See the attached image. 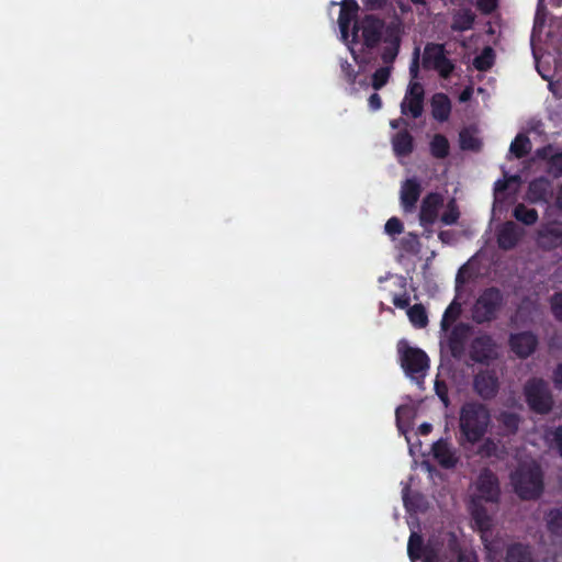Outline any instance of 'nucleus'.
<instances>
[{
    "mask_svg": "<svg viewBox=\"0 0 562 562\" xmlns=\"http://www.w3.org/2000/svg\"><path fill=\"white\" fill-rule=\"evenodd\" d=\"M491 423L487 407L481 403H467L460 411V429L467 441L477 442L486 432Z\"/></svg>",
    "mask_w": 562,
    "mask_h": 562,
    "instance_id": "1",
    "label": "nucleus"
},
{
    "mask_svg": "<svg viewBox=\"0 0 562 562\" xmlns=\"http://www.w3.org/2000/svg\"><path fill=\"white\" fill-rule=\"evenodd\" d=\"M510 479L515 492L524 499L536 498L542 492V473L535 461L521 463Z\"/></svg>",
    "mask_w": 562,
    "mask_h": 562,
    "instance_id": "2",
    "label": "nucleus"
},
{
    "mask_svg": "<svg viewBox=\"0 0 562 562\" xmlns=\"http://www.w3.org/2000/svg\"><path fill=\"white\" fill-rule=\"evenodd\" d=\"M397 350L401 366L406 375L418 385H422L429 369L427 355L422 349L412 347L404 340L398 342Z\"/></svg>",
    "mask_w": 562,
    "mask_h": 562,
    "instance_id": "3",
    "label": "nucleus"
},
{
    "mask_svg": "<svg viewBox=\"0 0 562 562\" xmlns=\"http://www.w3.org/2000/svg\"><path fill=\"white\" fill-rule=\"evenodd\" d=\"M499 494L501 488L496 475L488 469L482 470L471 485L472 502L494 503L498 501Z\"/></svg>",
    "mask_w": 562,
    "mask_h": 562,
    "instance_id": "4",
    "label": "nucleus"
},
{
    "mask_svg": "<svg viewBox=\"0 0 562 562\" xmlns=\"http://www.w3.org/2000/svg\"><path fill=\"white\" fill-rule=\"evenodd\" d=\"M525 396L530 408L537 413L546 414L553 405L548 383L541 379H531L525 385Z\"/></svg>",
    "mask_w": 562,
    "mask_h": 562,
    "instance_id": "5",
    "label": "nucleus"
},
{
    "mask_svg": "<svg viewBox=\"0 0 562 562\" xmlns=\"http://www.w3.org/2000/svg\"><path fill=\"white\" fill-rule=\"evenodd\" d=\"M503 296L502 293L494 288L485 290L473 308V317L477 323H483L493 319L496 316L497 311L502 306Z\"/></svg>",
    "mask_w": 562,
    "mask_h": 562,
    "instance_id": "6",
    "label": "nucleus"
},
{
    "mask_svg": "<svg viewBox=\"0 0 562 562\" xmlns=\"http://www.w3.org/2000/svg\"><path fill=\"white\" fill-rule=\"evenodd\" d=\"M423 65L425 68L436 69L443 78L453 70L452 63L448 59L445 46L441 44H427L424 49Z\"/></svg>",
    "mask_w": 562,
    "mask_h": 562,
    "instance_id": "7",
    "label": "nucleus"
},
{
    "mask_svg": "<svg viewBox=\"0 0 562 562\" xmlns=\"http://www.w3.org/2000/svg\"><path fill=\"white\" fill-rule=\"evenodd\" d=\"M424 111V88L417 81H411L401 103V112L404 115L419 117Z\"/></svg>",
    "mask_w": 562,
    "mask_h": 562,
    "instance_id": "8",
    "label": "nucleus"
},
{
    "mask_svg": "<svg viewBox=\"0 0 562 562\" xmlns=\"http://www.w3.org/2000/svg\"><path fill=\"white\" fill-rule=\"evenodd\" d=\"M443 206V196L439 193H428L422 200L419 211L420 225L426 227L432 225L439 214V210Z\"/></svg>",
    "mask_w": 562,
    "mask_h": 562,
    "instance_id": "9",
    "label": "nucleus"
},
{
    "mask_svg": "<svg viewBox=\"0 0 562 562\" xmlns=\"http://www.w3.org/2000/svg\"><path fill=\"white\" fill-rule=\"evenodd\" d=\"M470 357L476 362H486L497 357L495 342L488 336L475 338L471 344Z\"/></svg>",
    "mask_w": 562,
    "mask_h": 562,
    "instance_id": "10",
    "label": "nucleus"
},
{
    "mask_svg": "<svg viewBox=\"0 0 562 562\" xmlns=\"http://www.w3.org/2000/svg\"><path fill=\"white\" fill-rule=\"evenodd\" d=\"M538 245L543 249H554L562 245V224L552 223L541 227L537 236Z\"/></svg>",
    "mask_w": 562,
    "mask_h": 562,
    "instance_id": "11",
    "label": "nucleus"
},
{
    "mask_svg": "<svg viewBox=\"0 0 562 562\" xmlns=\"http://www.w3.org/2000/svg\"><path fill=\"white\" fill-rule=\"evenodd\" d=\"M407 550L413 560L423 558L424 562H445L441 552L432 549L424 550L422 537L415 532L409 537Z\"/></svg>",
    "mask_w": 562,
    "mask_h": 562,
    "instance_id": "12",
    "label": "nucleus"
},
{
    "mask_svg": "<svg viewBox=\"0 0 562 562\" xmlns=\"http://www.w3.org/2000/svg\"><path fill=\"white\" fill-rule=\"evenodd\" d=\"M522 236V231L514 222H506L497 232L498 247L504 250L514 248Z\"/></svg>",
    "mask_w": 562,
    "mask_h": 562,
    "instance_id": "13",
    "label": "nucleus"
},
{
    "mask_svg": "<svg viewBox=\"0 0 562 562\" xmlns=\"http://www.w3.org/2000/svg\"><path fill=\"white\" fill-rule=\"evenodd\" d=\"M537 344V337L531 333H520L510 337V347L520 358L530 356L535 351Z\"/></svg>",
    "mask_w": 562,
    "mask_h": 562,
    "instance_id": "14",
    "label": "nucleus"
},
{
    "mask_svg": "<svg viewBox=\"0 0 562 562\" xmlns=\"http://www.w3.org/2000/svg\"><path fill=\"white\" fill-rule=\"evenodd\" d=\"M474 389L483 398L493 397L498 389L496 375L491 371H482L474 379Z\"/></svg>",
    "mask_w": 562,
    "mask_h": 562,
    "instance_id": "15",
    "label": "nucleus"
},
{
    "mask_svg": "<svg viewBox=\"0 0 562 562\" xmlns=\"http://www.w3.org/2000/svg\"><path fill=\"white\" fill-rule=\"evenodd\" d=\"M422 192L420 183L417 179H407L401 188V203L405 212H412L419 199Z\"/></svg>",
    "mask_w": 562,
    "mask_h": 562,
    "instance_id": "16",
    "label": "nucleus"
},
{
    "mask_svg": "<svg viewBox=\"0 0 562 562\" xmlns=\"http://www.w3.org/2000/svg\"><path fill=\"white\" fill-rule=\"evenodd\" d=\"M432 454L443 468H453L458 462L456 450L445 440H438L434 443Z\"/></svg>",
    "mask_w": 562,
    "mask_h": 562,
    "instance_id": "17",
    "label": "nucleus"
},
{
    "mask_svg": "<svg viewBox=\"0 0 562 562\" xmlns=\"http://www.w3.org/2000/svg\"><path fill=\"white\" fill-rule=\"evenodd\" d=\"M383 23L373 16H367L361 25L362 30V36L364 40V44L368 47L375 46L380 38L382 33Z\"/></svg>",
    "mask_w": 562,
    "mask_h": 562,
    "instance_id": "18",
    "label": "nucleus"
},
{
    "mask_svg": "<svg viewBox=\"0 0 562 562\" xmlns=\"http://www.w3.org/2000/svg\"><path fill=\"white\" fill-rule=\"evenodd\" d=\"M485 549L486 562H502L504 561V550L507 549L505 541L502 538L495 537L488 539L486 533L482 535Z\"/></svg>",
    "mask_w": 562,
    "mask_h": 562,
    "instance_id": "19",
    "label": "nucleus"
},
{
    "mask_svg": "<svg viewBox=\"0 0 562 562\" xmlns=\"http://www.w3.org/2000/svg\"><path fill=\"white\" fill-rule=\"evenodd\" d=\"M552 196V186L544 178L533 180L529 184L528 200L532 203L548 202Z\"/></svg>",
    "mask_w": 562,
    "mask_h": 562,
    "instance_id": "20",
    "label": "nucleus"
},
{
    "mask_svg": "<svg viewBox=\"0 0 562 562\" xmlns=\"http://www.w3.org/2000/svg\"><path fill=\"white\" fill-rule=\"evenodd\" d=\"M504 562H535V558L529 546L513 543L506 549Z\"/></svg>",
    "mask_w": 562,
    "mask_h": 562,
    "instance_id": "21",
    "label": "nucleus"
},
{
    "mask_svg": "<svg viewBox=\"0 0 562 562\" xmlns=\"http://www.w3.org/2000/svg\"><path fill=\"white\" fill-rule=\"evenodd\" d=\"M450 110V101L445 94L437 93L432 97L431 113L434 119L441 122L446 121L449 117Z\"/></svg>",
    "mask_w": 562,
    "mask_h": 562,
    "instance_id": "22",
    "label": "nucleus"
},
{
    "mask_svg": "<svg viewBox=\"0 0 562 562\" xmlns=\"http://www.w3.org/2000/svg\"><path fill=\"white\" fill-rule=\"evenodd\" d=\"M393 150L397 156H407L413 150V137L406 132H400L392 138Z\"/></svg>",
    "mask_w": 562,
    "mask_h": 562,
    "instance_id": "23",
    "label": "nucleus"
},
{
    "mask_svg": "<svg viewBox=\"0 0 562 562\" xmlns=\"http://www.w3.org/2000/svg\"><path fill=\"white\" fill-rule=\"evenodd\" d=\"M546 526L552 537H562V507L549 510L544 517Z\"/></svg>",
    "mask_w": 562,
    "mask_h": 562,
    "instance_id": "24",
    "label": "nucleus"
},
{
    "mask_svg": "<svg viewBox=\"0 0 562 562\" xmlns=\"http://www.w3.org/2000/svg\"><path fill=\"white\" fill-rule=\"evenodd\" d=\"M465 326H457L449 338V348L453 357H460L463 352V339L467 335Z\"/></svg>",
    "mask_w": 562,
    "mask_h": 562,
    "instance_id": "25",
    "label": "nucleus"
},
{
    "mask_svg": "<svg viewBox=\"0 0 562 562\" xmlns=\"http://www.w3.org/2000/svg\"><path fill=\"white\" fill-rule=\"evenodd\" d=\"M477 454L482 458H501L503 447L492 438L484 439L477 448Z\"/></svg>",
    "mask_w": 562,
    "mask_h": 562,
    "instance_id": "26",
    "label": "nucleus"
},
{
    "mask_svg": "<svg viewBox=\"0 0 562 562\" xmlns=\"http://www.w3.org/2000/svg\"><path fill=\"white\" fill-rule=\"evenodd\" d=\"M531 149L530 139L522 134H518L512 142L509 151L517 158L526 156Z\"/></svg>",
    "mask_w": 562,
    "mask_h": 562,
    "instance_id": "27",
    "label": "nucleus"
},
{
    "mask_svg": "<svg viewBox=\"0 0 562 562\" xmlns=\"http://www.w3.org/2000/svg\"><path fill=\"white\" fill-rule=\"evenodd\" d=\"M407 316L411 323L418 328H424L428 324V316L425 307L422 304H415L407 311Z\"/></svg>",
    "mask_w": 562,
    "mask_h": 562,
    "instance_id": "28",
    "label": "nucleus"
},
{
    "mask_svg": "<svg viewBox=\"0 0 562 562\" xmlns=\"http://www.w3.org/2000/svg\"><path fill=\"white\" fill-rule=\"evenodd\" d=\"M543 439L549 448L557 449L562 457V425L557 428L546 429Z\"/></svg>",
    "mask_w": 562,
    "mask_h": 562,
    "instance_id": "29",
    "label": "nucleus"
},
{
    "mask_svg": "<svg viewBox=\"0 0 562 562\" xmlns=\"http://www.w3.org/2000/svg\"><path fill=\"white\" fill-rule=\"evenodd\" d=\"M514 216L526 225H532L538 221V212L535 209H528L524 204H518L514 209Z\"/></svg>",
    "mask_w": 562,
    "mask_h": 562,
    "instance_id": "30",
    "label": "nucleus"
},
{
    "mask_svg": "<svg viewBox=\"0 0 562 562\" xmlns=\"http://www.w3.org/2000/svg\"><path fill=\"white\" fill-rule=\"evenodd\" d=\"M461 313V305L457 301H453L445 311L443 317L441 319V329L447 330L452 323L457 321Z\"/></svg>",
    "mask_w": 562,
    "mask_h": 562,
    "instance_id": "31",
    "label": "nucleus"
},
{
    "mask_svg": "<svg viewBox=\"0 0 562 562\" xmlns=\"http://www.w3.org/2000/svg\"><path fill=\"white\" fill-rule=\"evenodd\" d=\"M460 217V211H459V207L457 205V202L454 199H451L447 205H446V210L445 212L442 213L441 217H440V221L445 224V225H453L458 222Z\"/></svg>",
    "mask_w": 562,
    "mask_h": 562,
    "instance_id": "32",
    "label": "nucleus"
},
{
    "mask_svg": "<svg viewBox=\"0 0 562 562\" xmlns=\"http://www.w3.org/2000/svg\"><path fill=\"white\" fill-rule=\"evenodd\" d=\"M494 63V52L491 47H485L481 55L476 56L473 65L477 70H487Z\"/></svg>",
    "mask_w": 562,
    "mask_h": 562,
    "instance_id": "33",
    "label": "nucleus"
},
{
    "mask_svg": "<svg viewBox=\"0 0 562 562\" xmlns=\"http://www.w3.org/2000/svg\"><path fill=\"white\" fill-rule=\"evenodd\" d=\"M431 154L437 158H445L449 153V144L442 135H436L430 143Z\"/></svg>",
    "mask_w": 562,
    "mask_h": 562,
    "instance_id": "34",
    "label": "nucleus"
},
{
    "mask_svg": "<svg viewBox=\"0 0 562 562\" xmlns=\"http://www.w3.org/2000/svg\"><path fill=\"white\" fill-rule=\"evenodd\" d=\"M442 559L445 562H452L457 560L458 562H477L476 554L472 550H460L457 551L451 549L450 557L442 553Z\"/></svg>",
    "mask_w": 562,
    "mask_h": 562,
    "instance_id": "35",
    "label": "nucleus"
},
{
    "mask_svg": "<svg viewBox=\"0 0 562 562\" xmlns=\"http://www.w3.org/2000/svg\"><path fill=\"white\" fill-rule=\"evenodd\" d=\"M472 515L479 528L485 533L491 527L490 516L477 503H473Z\"/></svg>",
    "mask_w": 562,
    "mask_h": 562,
    "instance_id": "36",
    "label": "nucleus"
},
{
    "mask_svg": "<svg viewBox=\"0 0 562 562\" xmlns=\"http://www.w3.org/2000/svg\"><path fill=\"white\" fill-rule=\"evenodd\" d=\"M391 75V67H382L375 70V72L372 76V87L375 90L381 89L386 82L389 81Z\"/></svg>",
    "mask_w": 562,
    "mask_h": 562,
    "instance_id": "37",
    "label": "nucleus"
},
{
    "mask_svg": "<svg viewBox=\"0 0 562 562\" xmlns=\"http://www.w3.org/2000/svg\"><path fill=\"white\" fill-rule=\"evenodd\" d=\"M498 420L505 427L507 432H515L519 426V417L513 413H502Z\"/></svg>",
    "mask_w": 562,
    "mask_h": 562,
    "instance_id": "38",
    "label": "nucleus"
},
{
    "mask_svg": "<svg viewBox=\"0 0 562 562\" xmlns=\"http://www.w3.org/2000/svg\"><path fill=\"white\" fill-rule=\"evenodd\" d=\"M460 144L463 149H479L481 146L480 140L470 132L462 131L460 133Z\"/></svg>",
    "mask_w": 562,
    "mask_h": 562,
    "instance_id": "39",
    "label": "nucleus"
},
{
    "mask_svg": "<svg viewBox=\"0 0 562 562\" xmlns=\"http://www.w3.org/2000/svg\"><path fill=\"white\" fill-rule=\"evenodd\" d=\"M401 247L406 252H413V254L418 252L419 240H418L417 235L412 234V233L407 234L405 237L402 238Z\"/></svg>",
    "mask_w": 562,
    "mask_h": 562,
    "instance_id": "40",
    "label": "nucleus"
},
{
    "mask_svg": "<svg viewBox=\"0 0 562 562\" xmlns=\"http://www.w3.org/2000/svg\"><path fill=\"white\" fill-rule=\"evenodd\" d=\"M400 48V42L398 40H394L389 46L384 47V50L382 53V59L385 64H392Z\"/></svg>",
    "mask_w": 562,
    "mask_h": 562,
    "instance_id": "41",
    "label": "nucleus"
},
{
    "mask_svg": "<svg viewBox=\"0 0 562 562\" xmlns=\"http://www.w3.org/2000/svg\"><path fill=\"white\" fill-rule=\"evenodd\" d=\"M549 171L554 176L562 175V151L549 157Z\"/></svg>",
    "mask_w": 562,
    "mask_h": 562,
    "instance_id": "42",
    "label": "nucleus"
},
{
    "mask_svg": "<svg viewBox=\"0 0 562 562\" xmlns=\"http://www.w3.org/2000/svg\"><path fill=\"white\" fill-rule=\"evenodd\" d=\"M385 233L389 235H398L403 232V224L396 217H391L384 226Z\"/></svg>",
    "mask_w": 562,
    "mask_h": 562,
    "instance_id": "43",
    "label": "nucleus"
},
{
    "mask_svg": "<svg viewBox=\"0 0 562 562\" xmlns=\"http://www.w3.org/2000/svg\"><path fill=\"white\" fill-rule=\"evenodd\" d=\"M551 310L554 317L562 322V293H557L551 297Z\"/></svg>",
    "mask_w": 562,
    "mask_h": 562,
    "instance_id": "44",
    "label": "nucleus"
},
{
    "mask_svg": "<svg viewBox=\"0 0 562 562\" xmlns=\"http://www.w3.org/2000/svg\"><path fill=\"white\" fill-rule=\"evenodd\" d=\"M418 71H419V48H416L414 52L412 64L409 66V75L412 77L411 81H415V79L418 76Z\"/></svg>",
    "mask_w": 562,
    "mask_h": 562,
    "instance_id": "45",
    "label": "nucleus"
},
{
    "mask_svg": "<svg viewBox=\"0 0 562 562\" xmlns=\"http://www.w3.org/2000/svg\"><path fill=\"white\" fill-rule=\"evenodd\" d=\"M479 8L485 12L490 13L496 8L497 0H476Z\"/></svg>",
    "mask_w": 562,
    "mask_h": 562,
    "instance_id": "46",
    "label": "nucleus"
},
{
    "mask_svg": "<svg viewBox=\"0 0 562 562\" xmlns=\"http://www.w3.org/2000/svg\"><path fill=\"white\" fill-rule=\"evenodd\" d=\"M435 389L438 394V396L441 398V401L447 404L448 397H447V387L442 382L436 381Z\"/></svg>",
    "mask_w": 562,
    "mask_h": 562,
    "instance_id": "47",
    "label": "nucleus"
},
{
    "mask_svg": "<svg viewBox=\"0 0 562 562\" xmlns=\"http://www.w3.org/2000/svg\"><path fill=\"white\" fill-rule=\"evenodd\" d=\"M552 380L557 389H562V362L554 370Z\"/></svg>",
    "mask_w": 562,
    "mask_h": 562,
    "instance_id": "48",
    "label": "nucleus"
},
{
    "mask_svg": "<svg viewBox=\"0 0 562 562\" xmlns=\"http://www.w3.org/2000/svg\"><path fill=\"white\" fill-rule=\"evenodd\" d=\"M369 105L374 111L381 109L382 101H381V98H380V95L378 93L371 94V97L369 98Z\"/></svg>",
    "mask_w": 562,
    "mask_h": 562,
    "instance_id": "49",
    "label": "nucleus"
},
{
    "mask_svg": "<svg viewBox=\"0 0 562 562\" xmlns=\"http://www.w3.org/2000/svg\"><path fill=\"white\" fill-rule=\"evenodd\" d=\"M393 303L396 307L405 308L408 305V297L406 296H395L393 299Z\"/></svg>",
    "mask_w": 562,
    "mask_h": 562,
    "instance_id": "50",
    "label": "nucleus"
},
{
    "mask_svg": "<svg viewBox=\"0 0 562 562\" xmlns=\"http://www.w3.org/2000/svg\"><path fill=\"white\" fill-rule=\"evenodd\" d=\"M386 0H367V4L371 9H379L385 4Z\"/></svg>",
    "mask_w": 562,
    "mask_h": 562,
    "instance_id": "51",
    "label": "nucleus"
},
{
    "mask_svg": "<svg viewBox=\"0 0 562 562\" xmlns=\"http://www.w3.org/2000/svg\"><path fill=\"white\" fill-rule=\"evenodd\" d=\"M465 282V278L463 276V270L460 269L457 277H456V284H457V288H459L460 285H462L463 283Z\"/></svg>",
    "mask_w": 562,
    "mask_h": 562,
    "instance_id": "52",
    "label": "nucleus"
},
{
    "mask_svg": "<svg viewBox=\"0 0 562 562\" xmlns=\"http://www.w3.org/2000/svg\"><path fill=\"white\" fill-rule=\"evenodd\" d=\"M419 428H420L422 434H428L431 429V425L423 424V425H420Z\"/></svg>",
    "mask_w": 562,
    "mask_h": 562,
    "instance_id": "53",
    "label": "nucleus"
},
{
    "mask_svg": "<svg viewBox=\"0 0 562 562\" xmlns=\"http://www.w3.org/2000/svg\"><path fill=\"white\" fill-rule=\"evenodd\" d=\"M557 204L560 209H562V187L560 188L559 193H558Z\"/></svg>",
    "mask_w": 562,
    "mask_h": 562,
    "instance_id": "54",
    "label": "nucleus"
},
{
    "mask_svg": "<svg viewBox=\"0 0 562 562\" xmlns=\"http://www.w3.org/2000/svg\"><path fill=\"white\" fill-rule=\"evenodd\" d=\"M549 151H551V148H544L542 150H539L538 155L547 158V157H549Z\"/></svg>",
    "mask_w": 562,
    "mask_h": 562,
    "instance_id": "55",
    "label": "nucleus"
},
{
    "mask_svg": "<svg viewBox=\"0 0 562 562\" xmlns=\"http://www.w3.org/2000/svg\"><path fill=\"white\" fill-rule=\"evenodd\" d=\"M401 124V120H393L390 122L392 128H398Z\"/></svg>",
    "mask_w": 562,
    "mask_h": 562,
    "instance_id": "56",
    "label": "nucleus"
},
{
    "mask_svg": "<svg viewBox=\"0 0 562 562\" xmlns=\"http://www.w3.org/2000/svg\"><path fill=\"white\" fill-rule=\"evenodd\" d=\"M473 19L471 16H468V20H467V24L462 26V29H468L470 27L471 23H472Z\"/></svg>",
    "mask_w": 562,
    "mask_h": 562,
    "instance_id": "57",
    "label": "nucleus"
},
{
    "mask_svg": "<svg viewBox=\"0 0 562 562\" xmlns=\"http://www.w3.org/2000/svg\"><path fill=\"white\" fill-rule=\"evenodd\" d=\"M468 97H469L468 92H465V91H464V92L461 94L460 99H461V101H465V100L468 99Z\"/></svg>",
    "mask_w": 562,
    "mask_h": 562,
    "instance_id": "58",
    "label": "nucleus"
},
{
    "mask_svg": "<svg viewBox=\"0 0 562 562\" xmlns=\"http://www.w3.org/2000/svg\"><path fill=\"white\" fill-rule=\"evenodd\" d=\"M352 8H353V11L358 9V4L353 1V4H352Z\"/></svg>",
    "mask_w": 562,
    "mask_h": 562,
    "instance_id": "59",
    "label": "nucleus"
},
{
    "mask_svg": "<svg viewBox=\"0 0 562 562\" xmlns=\"http://www.w3.org/2000/svg\"><path fill=\"white\" fill-rule=\"evenodd\" d=\"M412 1L415 2V3H423L424 2V0H412Z\"/></svg>",
    "mask_w": 562,
    "mask_h": 562,
    "instance_id": "60",
    "label": "nucleus"
},
{
    "mask_svg": "<svg viewBox=\"0 0 562 562\" xmlns=\"http://www.w3.org/2000/svg\"><path fill=\"white\" fill-rule=\"evenodd\" d=\"M356 33H357V31H356V27L353 26V31H352L353 37L356 36Z\"/></svg>",
    "mask_w": 562,
    "mask_h": 562,
    "instance_id": "61",
    "label": "nucleus"
}]
</instances>
